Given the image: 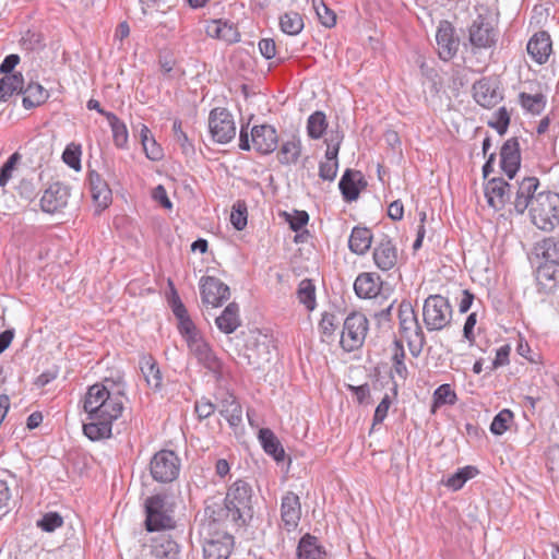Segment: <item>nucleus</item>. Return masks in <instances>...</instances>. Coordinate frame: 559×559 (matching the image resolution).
I'll use <instances>...</instances> for the list:
<instances>
[{"instance_id":"nucleus-19","label":"nucleus","mask_w":559,"mask_h":559,"mask_svg":"<svg viewBox=\"0 0 559 559\" xmlns=\"http://www.w3.org/2000/svg\"><path fill=\"white\" fill-rule=\"evenodd\" d=\"M521 165L520 143L516 138L507 140L500 150V167L512 179Z\"/></svg>"},{"instance_id":"nucleus-53","label":"nucleus","mask_w":559,"mask_h":559,"mask_svg":"<svg viewBox=\"0 0 559 559\" xmlns=\"http://www.w3.org/2000/svg\"><path fill=\"white\" fill-rule=\"evenodd\" d=\"M173 131H174V138L177 141V143L180 145L182 152L185 154H190L194 152L193 144L189 140L186 132L182 131L181 128V121L175 120L173 124Z\"/></svg>"},{"instance_id":"nucleus-50","label":"nucleus","mask_w":559,"mask_h":559,"mask_svg":"<svg viewBox=\"0 0 559 559\" xmlns=\"http://www.w3.org/2000/svg\"><path fill=\"white\" fill-rule=\"evenodd\" d=\"M37 527L47 533H52L63 525V518L58 512H47L37 522Z\"/></svg>"},{"instance_id":"nucleus-40","label":"nucleus","mask_w":559,"mask_h":559,"mask_svg":"<svg viewBox=\"0 0 559 559\" xmlns=\"http://www.w3.org/2000/svg\"><path fill=\"white\" fill-rule=\"evenodd\" d=\"M537 255H542L545 261L559 262V239L548 237L536 245Z\"/></svg>"},{"instance_id":"nucleus-63","label":"nucleus","mask_w":559,"mask_h":559,"mask_svg":"<svg viewBox=\"0 0 559 559\" xmlns=\"http://www.w3.org/2000/svg\"><path fill=\"white\" fill-rule=\"evenodd\" d=\"M259 49L265 59H272L276 55V45L272 38H262L259 41Z\"/></svg>"},{"instance_id":"nucleus-42","label":"nucleus","mask_w":559,"mask_h":559,"mask_svg":"<svg viewBox=\"0 0 559 559\" xmlns=\"http://www.w3.org/2000/svg\"><path fill=\"white\" fill-rule=\"evenodd\" d=\"M328 128L326 117L322 111H314L307 121V133L313 139H320Z\"/></svg>"},{"instance_id":"nucleus-36","label":"nucleus","mask_w":559,"mask_h":559,"mask_svg":"<svg viewBox=\"0 0 559 559\" xmlns=\"http://www.w3.org/2000/svg\"><path fill=\"white\" fill-rule=\"evenodd\" d=\"M297 555L298 559H322L325 552L317 537L307 534L299 540Z\"/></svg>"},{"instance_id":"nucleus-14","label":"nucleus","mask_w":559,"mask_h":559,"mask_svg":"<svg viewBox=\"0 0 559 559\" xmlns=\"http://www.w3.org/2000/svg\"><path fill=\"white\" fill-rule=\"evenodd\" d=\"M70 197L69 188L61 182L51 183L40 199L41 210L46 213H56L64 209Z\"/></svg>"},{"instance_id":"nucleus-61","label":"nucleus","mask_w":559,"mask_h":559,"mask_svg":"<svg viewBox=\"0 0 559 559\" xmlns=\"http://www.w3.org/2000/svg\"><path fill=\"white\" fill-rule=\"evenodd\" d=\"M308 221L309 215L305 211H295L293 215L287 216L289 227L294 231H298L299 229H301L305 225H307Z\"/></svg>"},{"instance_id":"nucleus-49","label":"nucleus","mask_w":559,"mask_h":559,"mask_svg":"<svg viewBox=\"0 0 559 559\" xmlns=\"http://www.w3.org/2000/svg\"><path fill=\"white\" fill-rule=\"evenodd\" d=\"M513 419V413L510 409H502L495 417L490 425V431L496 436L503 435L508 428L509 424Z\"/></svg>"},{"instance_id":"nucleus-16","label":"nucleus","mask_w":559,"mask_h":559,"mask_svg":"<svg viewBox=\"0 0 559 559\" xmlns=\"http://www.w3.org/2000/svg\"><path fill=\"white\" fill-rule=\"evenodd\" d=\"M189 353L197 361L210 371H217L221 368V361L216 357L210 344L201 335L187 343Z\"/></svg>"},{"instance_id":"nucleus-24","label":"nucleus","mask_w":559,"mask_h":559,"mask_svg":"<svg viewBox=\"0 0 559 559\" xmlns=\"http://www.w3.org/2000/svg\"><path fill=\"white\" fill-rule=\"evenodd\" d=\"M382 281L377 273H361L354 283V289L359 298H373L380 292Z\"/></svg>"},{"instance_id":"nucleus-41","label":"nucleus","mask_w":559,"mask_h":559,"mask_svg":"<svg viewBox=\"0 0 559 559\" xmlns=\"http://www.w3.org/2000/svg\"><path fill=\"white\" fill-rule=\"evenodd\" d=\"M281 29L288 35H297L304 28V21L298 12L289 11L280 17Z\"/></svg>"},{"instance_id":"nucleus-54","label":"nucleus","mask_w":559,"mask_h":559,"mask_svg":"<svg viewBox=\"0 0 559 559\" xmlns=\"http://www.w3.org/2000/svg\"><path fill=\"white\" fill-rule=\"evenodd\" d=\"M21 159V155L15 152L13 153L8 160L0 168V187H5L9 180L12 178V173Z\"/></svg>"},{"instance_id":"nucleus-12","label":"nucleus","mask_w":559,"mask_h":559,"mask_svg":"<svg viewBox=\"0 0 559 559\" xmlns=\"http://www.w3.org/2000/svg\"><path fill=\"white\" fill-rule=\"evenodd\" d=\"M202 302L212 307H219L230 296L229 287L219 278L205 276L200 285Z\"/></svg>"},{"instance_id":"nucleus-34","label":"nucleus","mask_w":559,"mask_h":559,"mask_svg":"<svg viewBox=\"0 0 559 559\" xmlns=\"http://www.w3.org/2000/svg\"><path fill=\"white\" fill-rule=\"evenodd\" d=\"M301 141L297 136L284 141L277 152L278 163L285 166L294 165L301 156Z\"/></svg>"},{"instance_id":"nucleus-3","label":"nucleus","mask_w":559,"mask_h":559,"mask_svg":"<svg viewBox=\"0 0 559 559\" xmlns=\"http://www.w3.org/2000/svg\"><path fill=\"white\" fill-rule=\"evenodd\" d=\"M532 223L542 230H552L559 224V194L542 191L528 209Z\"/></svg>"},{"instance_id":"nucleus-35","label":"nucleus","mask_w":559,"mask_h":559,"mask_svg":"<svg viewBox=\"0 0 559 559\" xmlns=\"http://www.w3.org/2000/svg\"><path fill=\"white\" fill-rule=\"evenodd\" d=\"M21 94L23 97V107L25 109L35 108L47 100L49 97L48 92L39 84L35 82L28 83L26 87L23 86Z\"/></svg>"},{"instance_id":"nucleus-39","label":"nucleus","mask_w":559,"mask_h":559,"mask_svg":"<svg viewBox=\"0 0 559 559\" xmlns=\"http://www.w3.org/2000/svg\"><path fill=\"white\" fill-rule=\"evenodd\" d=\"M297 297L300 304H302L308 310L316 308V286L309 278H304L297 288Z\"/></svg>"},{"instance_id":"nucleus-29","label":"nucleus","mask_w":559,"mask_h":559,"mask_svg":"<svg viewBox=\"0 0 559 559\" xmlns=\"http://www.w3.org/2000/svg\"><path fill=\"white\" fill-rule=\"evenodd\" d=\"M180 546L168 535H163L155 539L151 556L154 559H178Z\"/></svg>"},{"instance_id":"nucleus-6","label":"nucleus","mask_w":559,"mask_h":559,"mask_svg":"<svg viewBox=\"0 0 559 559\" xmlns=\"http://www.w3.org/2000/svg\"><path fill=\"white\" fill-rule=\"evenodd\" d=\"M452 313L450 301L441 295H430L424 301L423 320L429 332L447 328L451 323Z\"/></svg>"},{"instance_id":"nucleus-5","label":"nucleus","mask_w":559,"mask_h":559,"mask_svg":"<svg viewBox=\"0 0 559 559\" xmlns=\"http://www.w3.org/2000/svg\"><path fill=\"white\" fill-rule=\"evenodd\" d=\"M248 127H241L239 133V148L249 151L253 148L262 155L273 153L278 144V135L276 129L271 124L254 126L248 133Z\"/></svg>"},{"instance_id":"nucleus-38","label":"nucleus","mask_w":559,"mask_h":559,"mask_svg":"<svg viewBox=\"0 0 559 559\" xmlns=\"http://www.w3.org/2000/svg\"><path fill=\"white\" fill-rule=\"evenodd\" d=\"M24 80L22 74L13 73L0 79V100H7L14 92L23 91Z\"/></svg>"},{"instance_id":"nucleus-37","label":"nucleus","mask_w":559,"mask_h":559,"mask_svg":"<svg viewBox=\"0 0 559 559\" xmlns=\"http://www.w3.org/2000/svg\"><path fill=\"white\" fill-rule=\"evenodd\" d=\"M106 119L110 126L115 145L119 148H124L129 139L126 123L115 114H107Z\"/></svg>"},{"instance_id":"nucleus-28","label":"nucleus","mask_w":559,"mask_h":559,"mask_svg":"<svg viewBox=\"0 0 559 559\" xmlns=\"http://www.w3.org/2000/svg\"><path fill=\"white\" fill-rule=\"evenodd\" d=\"M205 503L204 515L211 523L219 524L226 521L231 522L233 507L228 506L226 499L218 501L215 500V498H211L207 499Z\"/></svg>"},{"instance_id":"nucleus-1","label":"nucleus","mask_w":559,"mask_h":559,"mask_svg":"<svg viewBox=\"0 0 559 559\" xmlns=\"http://www.w3.org/2000/svg\"><path fill=\"white\" fill-rule=\"evenodd\" d=\"M83 407L88 415L84 435L92 441L111 437L112 423L123 411L121 393H111L106 384L95 383L88 388Z\"/></svg>"},{"instance_id":"nucleus-26","label":"nucleus","mask_w":559,"mask_h":559,"mask_svg":"<svg viewBox=\"0 0 559 559\" xmlns=\"http://www.w3.org/2000/svg\"><path fill=\"white\" fill-rule=\"evenodd\" d=\"M362 182V175L358 170L346 169L343 174L338 188L346 202H352L358 199L360 193L359 183Z\"/></svg>"},{"instance_id":"nucleus-21","label":"nucleus","mask_w":559,"mask_h":559,"mask_svg":"<svg viewBox=\"0 0 559 559\" xmlns=\"http://www.w3.org/2000/svg\"><path fill=\"white\" fill-rule=\"evenodd\" d=\"M496 34L493 27L485 17L478 15L469 27V41L477 48H488L495 45Z\"/></svg>"},{"instance_id":"nucleus-23","label":"nucleus","mask_w":559,"mask_h":559,"mask_svg":"<svg viewBox=\"0 0 559 559\" xmlns=\"http://www.w3.org/2000/svg\"><path fill=\"white\" fill-rule=\"evenodd\" d=\"M231 546L233 537L226 534L217 538L205 539L203 544L204 559H228Z\"/></svg>"},{"instance_id":"nucleus-10","label":"nucleus","mask_w":559,"mask_h":559,"mask_svg":"<svg viewBox=\"0 0 559 559\" xmlns=\"http://www.w3.org/2000/svg\"><path fill=\"white\" fill-rule=\"evenodd\" d=\"M209 129L212 139L221 144L229 143L236 135V124L233 115L222 107L211 110L209 116Z\"/></svg>"},{"instance_id":"nucleus-15","label":"nucleus","mask_w":559,"mask_h":559,"mask_svg":"<svg viewBox=\"0 0 559 559\" xmlns=\"http://www.w3.org/2000/svg\"><path fill=\"white\" fill-rule=\"evenodd\" d=\"M454 32V27L450 22H440L436 34V40L439 56L444 61L452 59L457 52L460 41L459 38L455 37Z\"/></svg>"},{"instance_id":"nucleus-48","label":"nucleus","mask_w":559,"mask_h":559,"mask_svg":"<svg viewBox=\"0 0 559 559\" xmlns=\"http://www.w3.org/2000/svg\"><path fill=\"white\" fill-rule=\"evenodd\" d=\"M510 124V114L506 107H500L492 114L488 126L493 128L500 135H503Z\"/></svg>"},{"instance_id":"nucleus-43","label":"nucleus","mask_w":559,"mask_h":559,"mask_svg":"<svg viewBox=\"0 0 559 559\" xmlns=\"http://www.w3.org/2000/svg\"><path fill=\"white\" fill-rule=\"evenodd\" d=\"M536 276L543 285H547L548 282H552L554 286L559 284V261H545L538 266Z\"/></svg>"},{"instance_id":"nucleus-60","label":"nucleus","mask_w":559,"mask_h":559,"mask_svg":"<svg viewBox=\"0 0 559 559\" xmlns=\"http://www.w3.org/2000/svg\"><path fill=\"white\" fill-rule=\"evenodd\" d=\"M194 411L199 419H206L215 412V405L206 397H202L195 402Z\"/></svg>"},{"instance_id":"nucleus-64","label":"nucleus","mask_w":559,"mask_h":559,"mask_svg":"<svg viewBox=\"0 0 559 559\" xmlns=\"http://www.w3.org/2000/svg\"><path fill=\"white\" fill-rule=\"evenodd\" d=\"M143 148L147 158L152 160H159L163 157L162 148L153 138L146 142V146H143Z\"/></svg>"},{"instance_id":"nucleus-8","label":"nucleus","mask_w":559,"mask_h":559,"mask_svg":"<svg viewBox=\"0 0 559 559\" xmlns=\"http://www.w3.org/2000/svg\"><path fill=\"white\" fill-rule=\"evenodd\" d=\"M369 321L361 312L349 313L343 323L340 344L345 352L359 349L366 340Z\"/></svg>"},{"instance_id":"nucleus-57","label":"nucleus","mask_w":559,"mask_h":559,"mask_svg":"<svg viewBox=\"0 0 559 559\" xmlns=\"http://www.w3.org/2000/svg\"><path fill=\"white\" fill-rule=\"evenodd\" d=\"M343 135L338 132L331 133L330 136L325 140L328 148L325 152V160H337V155L341 146Z\"/></svg>"},{"instance_id":"nucleus-30","label":"nucleus","mask_w":559,"mask_h":559,"mask_svg":"<svg viewBox=\"0 0 559 559\" xmlns=\"http://www.w3.org/2000/svg\"><path fill=\"white\" fill-rule=\"evenodd\" d=\"M259 441L264 452L271 455L276 462H282L285 459L284 448L270 428H261L259 430Z\"/></svg>"},{"instance_id":"nucleus-7","label":"nucleus","mask_w":559,"mask_h":559,"mask_svg":"<svg viewBox=\"0 0 559 559\" xmlns=\"http://www.w3.org/2000/svg\"><path fill=\"white\" fill-rule=\"evenodd\" d=\"M225 499L228 506L233 507V523H245L247 516H252V487L248 481L238 479L233 483Z\"/></svg>"},{"instance_id":"nucleus-51","label":"nucleus","mask_w":559,"mask_h":559,"mask_svg":"<svg viewBox=\"0 0 559 559\" xmlns=\"http://www.w3.org/2000/svg\"><path fill=\"white\" fill-rule=\"evenodd\" d=\"M312 3L321 23L326 27L334 26L336 23L335 13L322 0H312Z\"/></svg>"},{"instance_id":"nucleus-17","label":"nucleus","mask_w":559,"mask_h":559,"mask_svg":"<svg viewBox=\"0 0 559 559\" xmlns=\"http://www.w3.org/2000/svg\"><path fill=\"white\" fill-rule=\"evenodd\" d=\"M473 97L478 105L485 108L495 107L503 98L497 83L487 78L474 83Z\"/></svg>"},{"instance_id":"nucleus-62","label":"nucleus","mask_w":559,"mask_h":559,"mask_svg":"<svg viewBox=\"0 0 559 559\" xmlns=\"http://www.w3.org/2000/svg\"><path fill=\"white\" fill-rule=\"evenodd\" d=\"M80 155L81 153L78 148H71L70 146H68L62 154V159L68 166L75 170H79L81 168Z\"/></svg>"},{"instance_id":"nucleus-47","label":"nucleus","mask_w":559,"mask_h":559,"mask_svg":"<svg viewBox=\"0 0 559 559\" xmlns=\"http://www.w3.org/2000/svg\"><path fill=\"white\" fill-rule=\"evenodd\" d=\"M457 396L455 391L450 384L444 383L438 386L433 392V404L435 406L440 405H453L456 403Z\"/></svg>"},{"instance_id":"nucleus-20","label":"nucleus","mask_w":559,"mask_h":559,"mask_svg":"<svg viewBox=\"0 0 559 559\" xmlns=\"http://www.w3.org/2000/svg\"><path fill=\"white\" fill-rule=\"evenodd\" d=\"M301 518V506L299 497L293 492H286L282 498L281 519L288 532L294 531Z\"/></svg>"},{"instance_id":"nucleus-32","label":"nucleus","mask_w":559,"mask_h":559,"mask_svg":"<svg viewBox=\"0 0 559 559\" xmlns=\"http://www.w3.org/2000/svg\"><path fill=\"white\" fill-rule=\"evenodd\" d=\"M219 413L231 427H237L242 421L241 406L236 397L228 392L221 400Z\"/></svg>"},{"instance_id":"nucleus-46","label":"nucleus","mask_w":559,"mask_h":559,"mask_svg":"<svg viewBox=\"0 0 559 559\" xmlns=\"http://www.w3.org/2000/svg\"><path fill=\"white\" fill-rule=\"evenodd\" d=\"M405 352L401 341L394 342V350L392 355L393 372L396 373L401 379H406L407 368L404 364Z\"/></svg>"},{"instance_id":"nucleus-25","label":"nucleus","mask_w":559,"mask_h":559,"mask_svg":"<svg viewBox=\"0 0 559 559\" xmlns=\"http://www.w3.org/2000/svg\"><path fill=\"white\" fill-rule=\"evenodd\" d=\"M140 369L147 386L154 392H159L163 388V374L156 360L151 355L142 356Z\"/></svg>"},{"instance_id":"nucleus-9","label":"nucleus","mask_w":559,"mask_h":559,"mask_svg":"<svg viewBox=\"0 0 559 559\" xmlns=\"http://www.w3.org/2000/svg\"><path fill=\"white\" fill-rule=\"evenodd\" d=\"M150 471L156 481L170 483L179 475V459L174 451L162 450L152 457Z\"/></svg>"},{"instance_id":"nucleus-44","label":"nucleus","mask_w":559,"mask_h":559,"mask_svg":"<svg viewBox=\"0 0 559 559\" xmlns=\"http://www.w3.org/2000/svg\"><path fill=\"white\" fill-rule=\"evenodd\" d=\"M519 98L522 107L533 115L540 114L546 105V98L540 93L532 95L523 92Z\"/></svg>"},{"instance_id":"nucleus-11","label":"nucleus","mask_w":559,"mask_h":559,"mask_svg":"<svg viewBox=\"0 0 559 559\" xmlns=\"http://www.w3.org/2000/svg\"><path fill=\"white\" fill-rule=\"evenodd\" d=\"M372 258L376 266L381 271L394 269L399 262L395 242L388 235H381L374 242Z\"/></svg>"},{"instance_id":"nucleus-27","label":"nucleus","mask_w":559,"mask_h":559,"mask_svg":"<svg viewBox=\"0 0 559 559\" xmlns=\"http://www.w3.org/2000/svg\"><path fill=\"white\" fill-rule=\"evenodd\" d=\"M215 323L221 332L225 334L234 333L241 325L238 304L230 302L215 319Z\"/></svg>"},{"instance_id":"nucleus-45","label":"nucleus","mask_w":559,"mask_h":559,"mask_svg":"<svg viewBox=\"0 0 559 559\" xmlns=\"http://www.w3.org/2000/svg\"><path fill=\"white\" fill-rule=\"evenodd\" d=\"M477 473H478V471L476 469V467L465 466L463 468L457 469V472H455L453 475H451L445 480L444 484L447 487L451 488L452 490H459L464 486V484L468 479L476 476Z\"/></svg>"},{"instance_id":"nucleus-56","label":"nucleus","mask_w":559,"mask_h":559,"mask_svg":"<svg viewBox=\"0 0 559 559\" xmlns=\"http://www.w3.org/2000/svg\"><path fill=\"white\" fill-rule=\"evenodd\" d=\"M337 329L336 317L333 313L324 312L319 322V330L322 335L326 338H330L334 335Z\"/></svg>"},{"instance_id":"nucleus-22","label":"nucleus","mask_w":559,"mask_h":559,"mask_svg":"<svg viewBox=\"0 0 559 559\" xmlns=\"http://www.w3.org/2000/svg\"><path fill=\"white\" fill-rule=\"evenodd\" d=\"M527 52L538 64H544L552 50L551 39L547 32L542 31L534 34L527 43Z\"/></svg>"},{"instance_id":"nucleus-4","label":"nucleus","mask_w":559,"mask_h":559,"mask_svg":"<svg viewBox=\"0 0 559 559\" xmlns=\"http://www.w3.org/2000/svg\"><path fill=\"white\" fill-rule=\"evenodd\" d=\"M397 317L400 333L406 340L411 354L414 357L419 356L426 344V337L412 304L402 301Z\"/></svg>"},{"instance_id":"nucleus-18","label":"nucleus","mask_w":559,"mask_h":559,"mask_svg":"<svg viewBox=\"0 0 559 559\" xmlns=\"http://www.w3.org/2000/svg\"><path fill=\"white\" fill-rule=\"evenodd\" d=\"M513 185L508 183L503 178H491L485 186V197L489 206L501 210L510 201Z\"/></svg>"},{"instance_id":"nucleus-31","label":"nucleus","mask_w":559,"mask_h":559,"mask_svg":"<svg viewBox=\"0 0 559 559\" xmlns=\"http://www.w3.org/2000/svg\"><path fill=\"white\" fill-rule=\"evenodd\" d=\"M90 186L93 200L99 207H107L111 201V190L96 171L90 173Z\"/></svg>"},{"instance_id":"nucleus-2","label":"nucleus","mask_w":559,"mask_h":559,"mask_svg":"<svg viewBox=\"0 0 559 559\" xmlns=\"http://www.w3.org/2000/svg\"><path fill=\"white\" fill-rule=\"evenodd\" d=\"M145 528L148 532L171 530L176 526L174 518L175 503L165 493H157L146 498Z\"/></svg>"},{"instance_id":"nucleus-58","label":"nucleus","mask_w":559,"mask_h":559,"mask_svg":"<svg viewBox=\"0 0 559 559\" xmlns=\"http://www.w3.org/2000/svg\"><path fill=\"white\" fill-rule=\"evenodd\" d=\"M391 404H392V401H391L390 396L388 394H385L374 411V415H373V419H372V427L383 423V420L388 416V412H389Z\"/></svg>"},{"instance_id":"nucleus-33","label":"nucleus","mask_w":559,"mask_h":559,"mask_svg":"<svg viewBox=\"0 0 559 559\" xmlns=\"http://www.w3.org/2000/svg\"><path fill=\"white\" fill-rule=\"evenodd\" d=\"M372 233L366 227H354L348 240L352 252L364 255L371 247Z\"/></svg>"},{"instance_id":"nucleus-13","label":"nucleus","mask_w":559,"mask_h":559,"mask_svg":"<svg viewBox=\"0 0 559 559\" xmlns=\"http://www.w3.org/2000/svg\"><path fill=\"white\" fill-rule=\"evenodd\" d=\"M538 187L539 180L536 177H524L513 185V205L518 214H523L532 206L533 199L537 197L536 190Z\"/></svg>"},{"instance_id":"nucleus-55","label":"nucleus","mask_w":559,"mask_h":559,"mask_svg":"<svg viewBox=\"0 0 559 559\" xmlns=\"http://www.w3.org/2000/svg\"><path fill=\"white\" fill-rule=\"evenodd\" d=\"M178 329L185 341L188 343L192 338L201 336V333L197 330L194 323L189 316L178 320Z\"/></svg>"},{"instance_id":"nucleus-52","label":"nucleus","mask_w":559,"mask_h":559,"mask_svg":"<svg viewBox=\"0 0 559 559\" xmlns=\"http://www.w3.org/2000/svg\"><path fill=\"white\" fill-rule=\"evenodd\" d=\"M230 222L237 230H242L247 226V206L245 202L234 204Z\"/></svg>"},{"instance_id":"nucleus-59","label":"nucleus","mask_w":559,"mask_h":559,"mask_svg":"<svg viewBox=\"0 0 559 559\" xmlns=\"http://www.w3.org/2000/svg\"><path fill=\"white\" fill-rule=\"evenodd\" d=\"M338 169L337 160H323L319 165V176L323 180L332 181L336 177Z\"/></svg>"}]
</instances>
